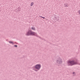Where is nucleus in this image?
Returning a JSON list of instances; mask_svg holds the SVG:
<instances>
[{
    "mask_svg": "<svg viewBox=\"0 0 80 80\" xmlns=\"http://www.w3.org/2000/svg\"><path fill=\"white\" fill-rule=\"evenodd\" d=\"M78 60L77 59H76L72 61H68L67 62V64L68 66H72L78 64Z\"/></svg>",
    "mask_w": 80,
    "mask_h": 80,
    "instance_id": "nucleus-1",
    "label": "nucleus"
},
{
    "mask_svg": "<svg viewBox=\"0 0 80 80\" xmlns=\"http://www.w3.org/2000/svg\"><path fill=\"white\" fill-rule=\"evenodd\" d=\"M26 35L27 36L32 35L37 37V33L32 31L31 30H29L27 32Z\"/></svg>",
    "mask_w": 80,
    "mask_h": 80,
    "instance_id": "nucleus-2",
    "label": "nucleus"
},
{
    "mask_svg": "<svg viewBox=\"0 0 80 80\" xmlns=\"http://www.w3.org/2000/svg\"><path fill=\"white\" fill-rule=\"evenodd\" d=\"M34 68L36 70H39L40 68H41V65L40 64H38L34 66Z\"/></svg>",
    "mask_w": 80,
    "mask_h": 80,
    "instance_id": "nucleus-3",
    "label": "nucleus"
},
{
    "mask_svg": "<svg viewBox=\"0 0 80 80\" xmlns=\"http://www.w3.org/2000/svg\"><path fill=\"white\" fill-rule=\"evenodd\" d=\"M57 63L58 64H62V60L59 58L57 60Z\"/></svg>",
    "mask_w": 80,
    "mask_h": 80,
    "instance_id": "nucleus-4",
    "label": "nucleus"
},
{
    "mask_svg": "<svg viewBox=\"0 0 80 80\" xmlns=\"http://www.w3.org/2000/svg\"><path fill=\"white\" fill-rule=\"evenodd\" d=\"M9 43L10 44H12V45H14V43H13V42L12 41H10L9 42Z\"/></svg>",
    "mask_w": 80,
    "mask_h": 80,
    "instance_id": "nucleus-5",
    "label": "nucleus"
},
{
    "mask_svg": "<svg viewBox=\"0 0 80 80\" xmlns=\"http://www.w3.org/2000/svg\"><path fill=\"white\" fill-rule=\"evenodd\" d=\"M31 29H32L33 30H35V28L34 27H32Z\"/></svg>",
    "mask_w": 80,
    "mask_h": 80,
    "instance_id": "nucleus-6",
    "label": "nucleus"
},
{
    "mask_svg": "<svg viewBox=\"0 0 80 80\" xmlns=\"http://www.w3.org/2000/svg\"><path fill=\"white\" fill-rule=\"evenodd\" d=\"M64 5H65V7H68V5H68L67 4H65Z\"/></svg>",
    "mask_w": 80,
    "mask_h": 80,
    "instance_id": "nucleus-7",
    "label": "nucleus"
},
{
    "mask_svg": "<svg viewBox=\"0 0 80 80\" xmlns=\"http://www.w3.org/2000/svg\"><path fill=\"white\" fill-rule=\"evenodd\" d=\"M14 47H16V48H17L18 47V46L17 45H15L14 46Z\"/></svg>",
    "mask_w": 80,
    "mask_h": 80,
    "instance_id": "nucleus-8",
    "label": "nucleus"
},
{
    "mask_svg": "<svg viewBox=\"0 0 80 80\" xmlns=\"http://www.w3.org/2000/svg\"><path fill=\"white\" fill-rule=\"evenodd\" d=\"M55 20H58V18H57V17L55 16Z\"/></svg>",
    "mask_w": 80,
    "mask_h": 80,
    "instance_id": "nucleus-9",
    "label": "nucleus"
},
{
    "mask_svg": "<svg viewBox=\"0 0 80 80\" xmlns=\"http://www.w3.org/2000/svg\"><path fill=\"white\" fill-rule=\"evenodd\" d=\"M33 5V2H32L31 4V6H32Z\"/></svg>",
    "mask_w": 80,
    "mask_h": 80,
    "instance_id": "nucleus-10",
    "label": "nucleus"
},
{
    "mask_svg": "<svg viewBox=\"0 0 80 80\" xmlns=\"http://www.w3.org/2000/svg\"><path fill=\"white\" fill-rule=\"evenodd\" d=\"M33 70L35 71H36V72H38V70H39L37 69H33Z\"/></svg>",
    "mask_w": 80,
    "mask_h": 80,
    "instance_id": "nucleus-11",
    "label": "nucleus"
},
{
    "mask_svg": "<svg viewBox=\"0 0 80 80\" xmlns=\"http://www.w3.org/2000/svg\"><path fill=\"white\" fill-rule=\"evenodd\" d=\"M40 17H41V18H43V19H44V18H45V17H43L42 16H40Z\"/></svg>",
    "mask_w": 80,
    "mask_h": 80,
    "instance_id": "nucleus-12",
    "label": "nucleus"
},
{
    "mask_svg": "<svg viewBox=\"0 0 80 80\" xmlns=\"http://www.w3.org/2000/svg\"><path fill=\"white\" fill-rule=\"evenodd\" d=\"M14 43H16V44H18V43H17L16 42H13Z\"/></svg>",
    "mask_w": 80,
    "mask_h": 80,
    "instance_id": "nucleus-13",
    "label": "nucleus"
},
{
    "mask_svg": "<svg viewBox=\"0 0 80 80\" xmlns=\"http://www.w3.org/2000/svg\"><path fill=\"white\" fill-rule=\"evenodd\" d=\"M78 12L79 13H80V11H79Z\"/></svg>",
    "mask_w": 80,
    "mask_h": 80,
    "instance_id": "nucleus-14",
    "label": "nucleus"
},
{
    "mask_svg": "<svg viewBox=\"0 0 80 80\" xmlns=\"http://www.w3.org/2000/svg\"><path fill=\"white\" fill-rule=\"evenodd\" d=\"M78 65H80V63H78Z\"/></svg>",
    "mask_w": 80,
    "mask_h": 80,
    "instance_id": "nucleus-15",
    "label": "nucleus"
},
{
    "mask_svg": "<svg viewBox=\"0 0 80 80\" xmlns=\"http://www.w3.org/2000/svg\"><path fill=\"white\" fill-rule=\"evenodd\" d=\"M74 73H75V72H73V74H74Z\"/></svg>",
    "mask_w": 80,
    "mask_h": 80,
    "instance_id": "nucleus-16",
    "label": "nucleus"
},
{
    "mask_svg": "<svg viewBox=\"0 0 80 80\" xmlns=\"http://www.w3.org/2000/svg\"><path fill=\"white\" fill-rule=\"evenodd\" d=\"M39 38H41V37H39Z\"/></svg>",
    "mask_w": 80,
    "mask_h": 80,
    "instance_id": "nucleus-17",
    "label": "nucleus"
},
{
    "mask_svg": "<svg viewBox=\"0 0 80 80\" xmlns=\"http://www.w3.org/2000/svg\"><path fill=\"white\" fill-rule=\"evenodd\" d=\"M79 14H80V12L79 13Z\"/></svg>",
    "mask_w": 80,
    "mask_h": 80,
    "instance_id": "nucleus-18",
    "label": "nucleus"
}]
</instances>
